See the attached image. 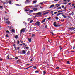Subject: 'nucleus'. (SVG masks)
<instances>
[{
  "label": "nucleus",
  "instance_id": "nucleus-24",
  "mask_svg": "<svg viewBox=\"0 0 75 75\" xmlns=\"http://www.w3.org/2000/svg\"><path fill=\"white\" fill-rule=\"evenodd\" d=\"M43 75H45V74H46V72L44 71L43 72Z\"/></svg>",
  "mask_w": 75,
  "mask_h": 75
},
{
  "label": "nucleus",
  "instance_id": "nucleus-17",
  "mask_svg": "<svg viewBox=\"0 0 75 75\" xmlns=\"http://www.w3.org/2000/svg\"><path fill=\"white\" fill-rule=\"evenodd\" d=\"M30 53L31 52H30V51H28L27 53V55H28V54H30Z\"/></svg>",
  "mask_w": 75,
  "mask_h": 75
},
{
  "label": "nucleus",
  "instance_id": "nucleus-47",
  "mask_svg": "<svg viewBox=\"0 0 75 75\" xmlns=\"http://www.w3.org/2000/svg\"><path fill=\"white\" fill-rule=\"evenodd\" d=\"M59 67H58L56 68V69H59Z\"/></svg>",
  "mask_w": 75,
  "mask_h": 75
},
{
  "label": "nucleus",
  "instance_id": "nucleus-37",
  "mask_svg": "<svg viewBox=\"0 0 75 75\" xmlns=\"http://www.w3.org/2000/svg\"><path fill=\"white\" fill-rule=\"evenodd\" d=\"M9 4H11V1H9Z\"/></svg>",
  "mask_w": 75,
  "mask_h": 75
},
{
  "label": "nucleus",
  "instance_id": "nucleus-56",
  "mask_svg": "<svg viewBox=\"0 0 75 75\" xmlns=\"http://www.w3.org/2000/svg\"><path fill=\"white\" fill-rule=\"evenodd\" d=\"M67 2H69L70 1V0H67Z\"/></svg>",
  "mask_w": 75,
  "mask_h": 75
},
{
  "label": "nucleus",
  "instance_id": "nucleus-44",
  "mask_svg": "<svg viewBox=\"0 0 75 75\" xmlns=\"http://www.w3.org/2000/svg\"><path fill=\"white\" fill-rule=\"evenodd\" d=\"M23 44L25 46H26V45H25V44L23 43Z\"/></svg>",
  "mask_w": 75,
  "mask_h": 75
},
{
  "label": "nucleus",
  "instance_id": "nucleus-42",
  "mask_svg": "<svg viewBox=\"0 0 75 75\" xmlns=\"http://www.w3.org/2000/svg\"><path fill=\"white\" fill-rule=\"evenodd\" d=\"M15 59H18V58L17 57H15Z\"/></svg>",
  "mask_w": 75,
  "mask_h": 75
},
{
  "label": "nucleus",
  "instance_id": "nucleus-26",
  "mask_svg": "<svg viewBox=\"0 0 75 75\" xmlns=\"http://www.w3.org/2000/svg\"><path fill=\"white\" fill-rule=\"evenodd\" d=\"M34 11H37V10H38V9L36 8H34Z\"/></svg>",
  "mask_w": 75,
  "mask_h": 75
},
{
  "label": "nucleus",
  "instance_id": "nucleus-20",
  "mask_svg": "<svg viewBox=\"0 0 75 75\" xmlns=\"http://www.w3.org/2000/svg\"><path fill=\"white\" fill-rule=\"evenodd\" d=\"M15 38H16V39H17V38H18V35H16L15 36Z\"/></svg>",
  "mask_w": 75,
  "mask_h": 75
},
{
  "label": "nucleus",
  "instance_id": "nucleus-36",
  "mask_svg": "<svg viewBox=\"0 0 75 75\" xmlns=\"http://www.w3.org/2000/svg\"><path fill=\"white\" fill-rule=\"evenodd\" d=\"M25 47L26 49H28L29 48V47H26V46H25Z\"/></svg>",
  "mask_w": 75,
  "mask_h": 75
},
{
  "label": "nucleus",
  "instance_id": "nucleus-29",
  "mask_svg": "<svg viewBox=\"0 0 75 75\" xmlns=\"http://www.w3.org/2000/svg\"><path fill=\"white\" fill-rule=\"evenodd\" d=\"M61 14H62V13H60L58 14H57V16H59V15H60Z\"/></svg>",
  "mask_w": 75,
  "mask_h": 75
},
{
  "label": "nucleus",
  "instance_id": "nucleus-21",
  "mask_svg": "<svg viewBox=\"0 0 75 75\" xmlns=\"http://www.w3.org/2000/svg\"><path fill=\"white\" fill-rule=\"evenodd\" d=\"M6 37H9V36H8V34H7L6 35H5Z\"/></svg>",
  "mask_w": 75,
  "mask_h": 75
},
{
  "label": "nucleus",
  "instance_id": "nucleus-63",
  "mask_svg": "<svg viewBox=\"0 0 75 75\" xmlns=\"http://www.w3.org/2000/svg\"><path fill=\"white\" fill-rule=\"evenodd\" d=\"M14 48H15V50H16V47H15Z\"/></svg>",
  "mask_w": 75,
  "mask_h": 75
},
{
  "label": "nucleus",
  "instance_id": "nucleus-2",
  "mask_svg": "<svg viewBox=\"0 0 75 75\" xmlns=\"http://www.w3.org/2000/svg\"><path fill=\"white\" fill-rule=\"evenodd\" d=\"M25 31V28H24L21 30H20V35H21V33H22L23 32V33H24Z\"/></svg>",
  "mask_w": 75,
  "mask_h": 75
},
{
  "label": "nucleus",
  "instance_id": "nucleus-19",
  "mask_svg": "<svg viewBox=\"0 0 75 75\" xmlns=\"http://www.w3.org/2000/svg\"><path fill=\"white\" fill-rule=\"evenodd\" d=\"M6 32L7 34H9V33H10V31H9L8 30L6 31Z\"/></svg>",
  "mask_w": 75,
  "mask_h": 75
},
{
  "label": "nucleus",
  "instance_id": "nucleus-27",
  "mask_svg": "<svg viewBox=\"0 0 75 75\" xmlns=\"http://www.w3.org/2000/svg\"><path fill=\"white\" fill-rule=\"evenodd\" d=\"M32 22H33V19H32L30 21V23H31Z\"/></svg>",
  "mask_w": 75,
  "mask_h": 75
},
{
  "label": "nucleus",
  "instance_id": "nucleus-9",
  "mask_svg": "<svg viewBox=\"0 0 75 75\" xmlns=\"http://www.w3.org/2000/svg\"><path fill=\"white\" fill-rule=\"evenodd\" d=\"M28 41L29 42H31V38H28Z\"/></svg>",
  "mask_w": 75,
  "mask_h": 75
},
{
  "label": "nucleus",
  "instance_id": "nucleus-8",
  "mask_svg": "<svg viewBox=\"0 0 75 75\" xmlns=\"http://www.w3.org/2000/svg\"><path fill=\"white\" fill-rule=\"evenodd\" d=\"M33 65L30 66H29V67H28V68H27L26 69H24L25 70L27 69H28V68H31V67H33Z\"/></svg>",
  "mask_w": 75,
  "mask_h": 75
},
{
  "label": "nucleus",
  "instance_id": "nucleus-18",
  "mask_svg": "<svg viewBox=\"0 0 75 75\" xmlns=\"http://www.w3.org/2000/svg\"><path fill=\"white\" fill-rule=\"evenodd\" d=\"M59 48L60 51H61V50H62V47L60 46H59Z\"/></svg>",
  "mask_w": 75,
  "mask_h": 75
},
{
  "label": "nucleus",
  "instance_id": "nucleus-30",
  "mask_svg": "<svg viewBox=\"0 0 75 75\" xmlns=\"http://www.w3.org/2000/svg\"><path fill=\"white\" fill-rule=\"evenodd\" d=\"M20 42L22 44H23L24 43V42L23 41H21V40H20Z\"/></svg>",
  "mask_w": 75,
  "mask_h": 75
},
{
  "label": "nucleus",
  "instance_id": "nucleus-16",
  "mask_svg": "<svg viewBox=\"0 0 75 75\" xmlns=\"http://www.w3.org/2000/svg\"><path fill=\"white\" fill-rule=\"evenodd\" d=\"M6 24H7L8 25L9 24H10V21H6Z\"/></svg>",
  "mask_w": 75,
  "mask_h": 75
},
{
  "label": "nucleus",
  "instance_id": "nucleus-3",
  "mask_svg": "<svg viewBox=\"0 0 75 75\" xmlns=\"http://www.w3.org/2000/svg\"><path fill=\"white\" fill-rule=\"evenodd\" d=\"M42 12H39L38 13H37L36 14L37 15H40V16H41V14H42Z\"/></svg>",
  "mask_w": 75,
  "mask_h": 75
},
{
  "label": "nucleus",
  "instance_id": "nucleus-11",
  "mask_svg": "<svg viewBox=\"0 0 75 75\" xmlns=\"http://www.w3.org/2000/svg\"><path fill=\"white\" fill-rule=\"evenodd\" d=\"M50 33L52 34V35H54V33H53L52 30L51 31V32H50Z\"/></svg>",
  "mask_w": 75,
  "mask_h": 75
},
{
  "label": "nucleus",
  "instance_id": "nucleus-14",
  "mask_svg": "<svg viewBox=\"0 0 75 75\" xmlns=\"http://www.w3.org/2000/svg\"><path fill=\"white\" fill-rule=\"evenodd\" d=\"M32 20V18H30L29 19H28V21H30Z\"/></svg>",
  "mask_w": 75,
  "mask_h": 75
},
{
  "label": "nucleus",
  "instance_id": "nucleus-5",
  "mask_svg": "<svg viewBox=\"0 0 75 75\" xmlns=\"http://www.w3.org/2000/svg\"><path fill=\"white\" fill-rule=\"evenodd\" d=\"M22 53H23V54H26V52H25V51L22 50Z\"/></svg>",
  "mask_w": 75,
  "mask_h": 75
},
{
  "label": "nucleus",
  "instance_id": "nucleus-52",
  "mask_svg": "<svg viewBox=\"0 0 75 75\" xmlns=\"http://www.w3.org/2000/svg\"><path fill=\"white\" fill-rule=\"evenodd\" d=\"M17 49H18V50H19V49H20V47H17Z\"/></svg>",
  "mask_w": 75,
  "mask_h": 75
},
{
  "label": "nucleus",
  "instance_id": "nucleus-43",
  "mask_svg": "<svg viewBox=\"0 0 75 75\" xmlns=\"http://www.w3.org/2000/svg\"><path fill=\"white\" fill-rule=\"evenodd\" d=\"M71 3H68V5H71Z\"/></svg>",
  "mask_w": 75,
  "mask_h": 75
},
{
  "label": "nucleus",
  "instance_id": "nucleus-64",
  "mask_svg": "<svg viewBox=\"0 0 75 75\" xmlns=\"http://www.w3.org/2000/svg\"><path fill=\"white\" fill-rule=\"evenodd\" d=\"M9 57V55H8L7 56V57Z\"/></svg>",
  "mask_w": 75,
  "mask_h": 75
},
{
  "label": "nucleus",
  "instance_id": "nucleus-34",
  "mask_svg": "<svg viewBox=\"0 0 75 75\" xmlns=\"http://www.w3.org/2000/svg\"><path fill=\"white\" fill-rule=\"evenodd\" d=\"M67 64H70V63H69V61H67Z\"/></svg>",
  "mask_w": 75,
  "mask_h": 75
},
{
  "label": "nucleus",
  "instance_id": "nucleus-15",
  "mask_svg": "<svg viewBox=\"0 0 75 75\" xmlns=\"http://www.w3.org/2000/svg\"><path fill=\"white\" fill-rule=\"evenodd\" d=\"M25 11H30V9H25Z\"/></svg>",
  "mask_w": 75,
  "mask_h": 75
},
{
  "label": "nucleus",
  "instance_id": "nucleus-45",
  "mask_svg": "<svg viewBox=\"0 0 75 75\" xmlns=\"http://www.w3.org/2000/svg\"><path fill=\"white\" fill-rule=\"evenodd\" d=\"M57 12H55L54 13V14H57Z\"/></svg>",
  "mask_w": 75,
  "mask_h": 75
},
{
  "label": "nucleus",
  "instance_id": "nucleus-7",
  "mask_svg": "<svg viewBox=\"0 0 75 75\" xmlns=\"http://www.w3.org/2000/svg\"><path fill=\"white\" fill-rule=\"evenodd\" d=\"M46 20V18H45L44 20H43L42 21H41V23H44V22H45V21Z\"/></svg>",
  "mask_w": 75,
  "mask_h": 75
},
{
  "label": "nucleus",
  "instance_id": "nucleus-25",
  "mask_svg": "<svg viewBox=\"0 0 75 75\" xmlns=\"http://www.w3.org/2000/svg\"><path fill=\"white\" fill-rule=\"evenodd\" d=\"M35 73H38L39 72L38 71L36 70L35 71Z\"/></svg>",
  "mask_w": 75,
  "mask_h": 75
},
{
  "label": "nucleus",
  "instance_id": "nucleus-6",
  "mask_svg": "<svg viewBox=\"0 0 75 75\" xmlns=\"http://www.w3.org/2000/svg\"><path fill=\"white\" fill-rule=\"evenodd\" d=\"M53 25L55 27H58V26L57 25V23L55 22L54 23Z\"/></svg>",
  "mask_w": 75,
  "mask_h": 75
},
{
  "label": "nucleus",
  "instance_id": "nucleus-31",
  "mask_svg": "<svg viewBox=\"0 0 75 75\" xmlns=\"http://www.w3.org/2000/svg\"><path fill=\"white\" fill-rule=\"evenodd\" d=\"M33 67V68H34V69H36V67H37V66H34Z\"/></svg>",
  "mask_w": 75,
  "mask_h": 75
},
{
  "label": "nucleus",
  "instance_id": "nucleus-55",
  "mask_svg": "<svg viewBox=\"0 0 75 75\" xmlns=\"http://www.w3.org/2000/svg\"><path fill=\"white\" fill-rule=\"evenodd\" d=\"M30 65V64L29 63H28V64H27L26 65Z\"/></svg>",
  "mask_w": 75,
  "mask_h": 75
},
{
  "label": "nucleus",
  "instance_id": "nucleus-35",
  "mask_svg": "<svg viewBox=\"0 0 75 75\" xmlns=\"http://www.w3.org/2000/svg\"><path fill=\"white\" fill-rule=\"evenodd\" d=\"M55 19H56V20H58V19H59V18L58 17H56L55 18Z\"/></svg>",
  "mask_w": 75,
  "mask_h": 75
},
{
  "label": "nucleus",
  "instance_id": "nucleus-13",
  "mask_svg": "<svg viewBox=\"0 0 75 75\" xmlns=\"http://www.w3.org/2000/svg\"><path fill=\"white\" fill-rule=\"evenodd\" d=\"M62 15L63 16V17H64V18H66V17H67V16L64 15H63V13H62Z\"/></svg>",
  "mask_w": 75,
  "mask_h": 75
},
{
  "label": "nucleus",
  "instance_id": "nucleus-39",
  "mask_svg": "<svg viewBox=\"0 0 75 75\" xmlns=\"http://www.w3.org/2000/svg\"><path fill=\"white\" fill-rule=\"evenodd\" d=\"M44 3V2L41 3H39V4H43Z\"/></svg>",
  "mask_w": 75,
  "mask_h": 75
},
{
  "label": "nucleus",
  "instance_id": "nucleus-57",
  "mask_svg": "<svg viewBox=\"0 0 75 75\" xmlns=\"http://www.w3.org/2000/svg\"><path fill=\"white\" fill-rule=\"evenodd\" d=\"M61 10L60 12H62V11H63V10H62L61 9Z\"/></svg>",
  "mask_w": 75,
  "mask_h": 75
},
{
  "label": "nucleus",
  "instance_id": "nucleus-62",
  "mask_svg": "<svg viewBox=\"0 0 75 75\" xmlns=\"http://www.w3.org/2000/svg\"><path fill=\"white\" fill-rule=\"evenodd\" d=\"M53 11H51V13H53Z\"/></svg>",
  "mask_w": 75,
  "mask_h": 75
},
{
  "label": "nucleus",
  "instance_id": "nucleus-32",
  "mask_svg": "<svg viewBox=\"0 0 75 75\" xmlns=\"http://www.w3.org/2000/svg\"><path fill=\"white\" fill-rule=\"evenodd\" d=\"M51 18H51V17H49L48 18H47V19H48V20H50V19H51Z\"/></svg>",
  "mask_w": 75,
  "mask_h": 75
},
{
  "label": "nucleus",
  "instance_id": "nucleus-41",
  "mask_svg": "<svg viewBox=\"0 0 75 75\" xmlns=\"http://www.w3.org/2000/svg\"><path fill=\"white\" fill-rule=\"evenodd\" d=\"M30 12H33V11H33V10H30Z\"/></svg>",
  "mask_w": 75,
  "mask_h": 75
},
{
  "label": "nucleus",
  "instance_id": "nucleus-61",
  "mask_svg": "<svg viewBox=\"0 0 75 75\" xmlns=\"http://www.w3.org/2000/svg\"><path fill=\"white\" fill-rule=\"evenodd\" d=\"M58 13H60L61 12V11H58Z\"/></svg>",
  "mask_w": 75,
  "mask_h": 75
},
{
  "label": "nucleus",
  "instance_id": "nucleus-54",
  "mask_svg": "<svg viewBox=\"0 0 75 75\" xmlns=\"http://www.w3.org/2000/svg\"><path fill=\"white\" fill-rule=\"evenodd\" d=\"M3 7L1 6H0V8H2Z\"/></svg>",
  "mask_w": 75,
  "mask_h": 75
},
{
  "label": "nucleus",
  "instance_id": "nucleus-51",
  "mask_svg": "<svg viewBox=\"0 0 75 75\" xmlns=\"http://www.w3.org/2000/svg\"><path fill=\"white\" fill-rule=\"evenodd\" d=\"M57 9H61V7H59L57 8Z\"/></svg>",
  "mask_w": 75,
  "mask_h": 75
},
{
  "label": "nucleus",
  "instance_id": "nucleus-22",
  "mask_svg": "<svg viewBox=\"0 0 75 75\" xmlns=\"http://www.w3.org/2000/svg\"><path fill=\"white\" fill-rule=\"evenodd\" d=\"M30 3V1H29V0H27L25 2V3Z\"/></svg>",
  "mask_w": 75,
  "mask_h": 75
},
{
  "label": "nucleus",
  "instance_id": "nucleus-59",
  "mask_svg": "<svg viewBox=\"0 0 75 75\" xmlns=\"http://www.w3.org/2000/svg\"><path fill=\"white\" fill-rule=\"evenodd\" d=\"M15 5H16V6H20V5L18 4H15Z\"/></svg>",
  "mask_w": 75,
  "mask_h": 75
},
{
  "label": "nucleus",
  "instance_id": "nucleus-49",
  "mask_svg": "<svg viewBox=\"0 0 75 75\" xmlns=\"http://www.w3.org/2000/svg\"><path fill=\"white\" fill-rule=\"evenodd\" d=\"M58 1V0H54V1Z\"/></svg>",
  "mask_w": 75,
  "mask_h": 75
},
{
  "label": "nucleus",
  "instance_id": "nucleus-28",
  "mask_svg": "<svg viewBox=\"0 0 75 75\" xmlns=\"http://www.w3.org/2000/svg\"><path fill=\"white\" fill-rule=\"evenodd\" d=\"M32 37H35V34H33L32 35Z\"/></svg>",
  "mask_w": 75,
  "mask_h": 75
},
{
  "label": "nucleus",
  "instance_id": "nucleus-10",
  "mask_svg": "<svg viewBox=\"0 0 75 75\" xmlns=\"http://www.w3.org/2000/svg\"><path fill=\"white\" fill-rule=\"evenodd\" d=\"M48 13H49V12H47L45 13H44L43 14V15H45V14H48Z\"/></svg>",
  "mask_w": 75,
  "mask_h": 75
},
{
  "label": "nucleus",
  "instance_id": "nucleus-23",
  "mask_svg": "<svg viewBox=\"0 0 75 75\" xmlns=\"http://www.w3.org/2000/svg\"><path fill=\"white\" fill-rule=\"evenodd\" d=\"M17 44H20V41H19V40H17Z\"/></svg>",
  "mask_w": 75,
  "mask_h": 75
},
{
  "label": "nucleus",
  "instance_id": "nucleus-60",
  "mask_svg": "<svg viewBox=\"0 0 75 75\" xmlns=\"http://www.w3.org/2000/svg\"><path fill=\"white\" fill-rule=\"evenodd\" d=\"M73 49L74 50H75V47H73Z\"/></svg>",
  "mask_w": 75,
  "mask_h": 75
},
{
  "label": "nucleus",
  "instance_id": "nucleus-33",
  "mask_svg": "<svg viewBox=\"0 0 75 75\" xmlns=\"http://www.w3.org/2000/svg\"><path fill=\"white\" fill-rule=\"evenodd\" d=\"M33 3H37V1H33Z\"/></svg>",
  "mask_w": 75,
  "mask_h": 75
},
{
  "label": "nucleus",
  "instance_id": "nucleus-4",
  "mask_svg": "<svg viewBox=\"0 0 75 75\" xmlns=\"http://www.w3.org/2000/svg\"><path fill=\"white\" fill-rule=\"evenodd\" d=\"M54 4L51 5L49 7V8H53L54 7Z\"/></svg>",
  "mask_w": 75,
  "mask_h": 75
},
{
  "label": "nucleus",
  "instance_id": "nucleus-48",
  "mask_svg": "<svg viewBox=\"0 0 75 75\" xmlns=\"http://www.w3.org/2000/svg\"><path fill=\"white\" fill-rule=\"evenodd\" d=\"M51 41V40H48V42H50V43H51V42L50 41Z\"/></svg>",
  "mask_w": 75,
  "mask_h": 75
},
{
  "label": "nucleus",
  "instance_id": "nucleus-46",
  "mask_svg": "<svg viewBox=\"0 0 75 75\" xmlns=\"http://www.w3.org/2000/svg\"><path fill=\"white\" fill-rule=\"evenodd\" d=\"M45 28H47V25H46L45 26Z\"/></svg>",
  "mask_w": 75,
  "mask_h": 75
},
{
  "label": "nucleus",
  "instance_id": "nucleus-40",
  "mask_svg": "<svg viewBox=\"0 0 75 75\" xmlns=\"http://www.w3.org/2000/svg\"><path fill=\"white\" fill-rule=\"evenodd\" d=\"M19 45L20 46H22V45H23V44H19Z\"/></svg>",
  "mask_w": 75,
  "mask_h": 75
},
{
  "label": "nucleus",
  "instance_id": "nucleus-50",
  "mask_svg": "<svg viewBox=\"0 0 75 75\" xmlns=\"http://www.w3.org/2000/svg\"><path fill=\"white\" fill-rule=\"evenodd\" d=\"M61 6L62 7V8H64L65 7L64 6Z\"/></svg>",
  "mask_w": 75,
  "mask_h": 75
},
{
  "label": "nucleus",
  "instance_id": "nucleus-38",
  "mask_svg": "<svg viewBox=\"0 0 75 75\" xmlns=\"http://www.w3.org/2000/svg\"><path fill=\"white\" fill-rule=\"evenodd\" d=\"M44 47H45L44 46H43V49L44 50V51L45 50V48H44Z\"/></svg>",
  "mask_w": 75,
  "mask_h": 75
},
{
  "label": "nucleus",
  "instance_id": "nucleus-58",
  "mask_svg": "<svg viewBox=\"0 0 75 75\" xmlns=\"http://www.w3.org/2000/svg\"><path fill=\"white\" fill-rule=\"evenodd\" d=\"M71 14H72V15H74V13H73V12H72Z\"/></svg>",
  "mask_w": 75,
  "mask_h": 75
},
{
  "label": "nucleus",
  "instance_id": "nucleus-12",
  "mask_svg": "<svg viewBox=\"0 0 75 75\" xmlns=\"http://www.w3.org/2000/svg\"><path fill=\"white\" fill-rule=\"evenodd\" d=\"M12 32L14 33H15V30L14 29H12Z\"/></svg>",
  "mask_w": 75,
  "mask_h": 75
},
{
  "label": "nucleus",
  "instance_id": "nucleus-1",
  "mask_svg": "<svg viewBox=\"0 0 75 75\" xmlns=\"http://www.w3.org/2000/svg\"><path fill=\"white\" fill-rule=\"evenodd\" d=\"M35 25H37L38 26H40V24H41V23H40V22L37 21L36 23H35Z\"/></svg>",
  "mask_w": 75,
  "mask_h": 75
},
{
  "label": "nucleus",
  "instance_id": "nucleus-53",
  "mask_svg": "<svg viewBox=\"0 0 75 75\" xmlns=\"http://www.w3.org/2000/svg\"><path fill=\"white\" fill-rule=\"evenodd\" d=\"M3 60V59H0V61H2Z\"/></svg>",
  "mask_w": 75,
  "mask_h": 75
}]
</instances>
